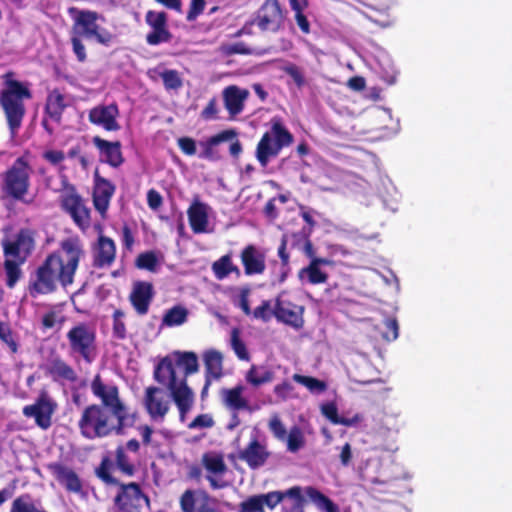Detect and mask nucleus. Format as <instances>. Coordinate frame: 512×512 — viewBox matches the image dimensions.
<instances>
[{"label": "nucleus", "instance_id": "6e6d98bb", "mask_svg": "<svg viewBox=\"0 0 512 512\" xmlns=\"http://www.w3.org/2000/svg\"><path fill=\"white\" fill-rule=\"evenodd\" d=\"M82 36L78 34H72L70 39L72 45V51L75 54L77 60L81 63L87 59L86 49L81 39Z\"/></svg>", "mask_w": 512, "mask_h": 512}, {"label": "nucleus", "instance_id": "680f3d73", "mask_svg": "<svg viewBox=\"0 0 512 512\" xmlns=\"http://www.w3.org/2000/svg\"><path fill=\"white\" fill-rule=\"evenodd\" d=\"M205 0H191L189 9L186 15V20L188 22H192L197 19L199 15H201L205 8Z\"/></svg>", "mask_w": 512, "mask_h": 512}, {"label": "nucleus", "instance_id": "cd10ccee", "mask_svg": "<svg viewBox=\"0 0 512 512\" xmlns=\"http://www.w3.org/2000/svg\"><path fill=\"white\" fill-rule=\"evenodd\" d=\"M43 369L54 381L64 380L74 383L78 380V375L74 368L59 355L52 356L43 366Z\"/></svg>", "mask_w": 512, "mask_h": 512}, {"label": "nucleus", "instance_id": "e433bc0d", "mask_svg": "<svg viewBox=\"0 0 512 512\" xmlns=\"http://www.w3.org/2000/svg\"><path fill=\"white\" fill-rule=\"evenodd\" d=\"M189 311L182 305H175L168 309L163 318L162 325L167 327L180 326L187 321Z\"/></svg>", "mask_w": 512, "mask_h": 512}, {"label": "nucleus", "instance_id": "0e129e2a", "mask_svg": "<svg viewBox=\"0 0 512 512\" xmlns=\"http://www.w3.org/2000/svg\"><path fill=\"white\" fill-rule=\"evenodd\" d=\"M218 107L216 97L211 98L206 107L201 111V117L205 120H214L218 118Z\"/></svg>", "mask_w": 512, "mask_h": 512}, {"label": "nucleus", "instance_id": "72a5a7b5", "mask_svg": "<svg viewBox=\"0 0 512 512\" xmlns=\"http://www.w3.org/2000/svg\"><path fill=\"white\" fill-rule=\"evenodd\" d=\"M274 372L264 365H251L245 374V380L253 387H259L271 383L274 380Z\"/></svg>", "mask_w": 512, "mask_h": 512}, {"label": "nucleus", "instance_id": "4d7b16f0", "mask_svg": "<svg viewBox=\"0 0 512 512\" xmlns=\"http://www.w3.org/2000/svg\"><path fill=\"white\" fill-rule=\"evenodd\" d=\"M177 145L181 152L187 156H194L196 154V141L191 137L184 136L178 138Z\"/></svg>", "mask_w": 512, "mask_h": 512}, {"label": "nucleus", "instance_id": "473e14b6", "mask_svg": "<svg viewBox=\"0 0 512 512\" xmlns=\"http://www.w3.org/2000/svg\"><path fill=\"white\" fill-rule=\"evenodd\" d=\"M205 377L218 380L223 376V356L215 350L209 349L203 354Z\"/></svg>", "mask_w": 512, "mask_h": 512}, {"label": "nucleus", "instance_id": "20e7f679", "mask_svg": "<svg viewBox=\"0 0 512 512\" xmlns=\"http://www.w3.org/2000/svg\"><path fill=\"white\" fill-rule=\"evenodd\" d=\"M1 247L6 286L13 289L23 277L21 266L35 249V232L30 228H21L16 233L2 238Z\"/></svg>", "mask_w": 512, "mask_h": 512}, {"label": "nucleus", "instance_id": "9b49d317", "mask_svg": "<svg viewBox=\"0 0 512 512\" xmlns=\"http://www.w3.org/2000/svg\"><path fill=\"white\" fill-rule=\"evenodd\" d=\"M285 14L279 0H265L257 10L253 24L262 32L277 33L283 29Z\"/></svg>", "mask_w": 512, "mask_h": 512}, {"label": "nucleus", "instance_id": "ddd939ff", "mask_svg": "<svg viewBox=\"0 0 512 512\" xmlns=\"http://www.w3.org/2000/svg\"><path fill=\"white\" fill-rule=\"evenodd\" d=\"M61 207L71 216L73 222L80 230L86 231L90 228L91 211L74 187L71 188L69 193L61 197Z\"/></svg>", "mask_w": 512, "mask_h": 512}, {"label": "nucleus", "instance_id": "412c9836", "mask_svg": "<svg viewBox=\"0 0 512 512\" xmlns=\"http://www.w3.org/2000/svg\"><path fill=\"white\" fill-rule=\"evenodd\" d=\"M270 455L266 444L261 443L257 437H253L247 446L238 452V458L253 470L264 466Z\"/></svg>", "mask_w": 512, "mask_h": 512}, {"label": "nucleus", "instance_id": "f8f14e48", "mask_svg": "<svg viewBox=\"0 0 512 512\" xmlns=\"http://www.w3.org/2000/svg\"><path fill=\"white\" fill-rule=\"evenodd\" d=\"M262 506H267L273 510L284 499L292 501L290 507H283L282 512H305L304 507L306 504L305 495H303V488L301 486H293L284 491H270L265 494H259Z\"/></svg>", "mask_w": 512, "mask_h": 512}, {"label": "nucleus", "instance_id": "6ab92c4d", "mask_svg": "<svg viewBox=\"0 0 512 512\" xmlns=\"http://www.w3.org/2000/svg\"><path fill=\"white\" fill-rule=\"evenodd\" d=\"M47 470L62 485L67 492L80 494L83 491L82 480L70 467L61 462H51L46 466Z\"/></svg>", "mask_w": 512, "mask_h": 512}, {"label": "nucleus", "instance_id": "052dcab7", "mask_svg": "<svg viewBox=\"0 0 512 512\" xmlns=\"http://www.w3.org/2000/svg\"><path fill=\"white\" fill-rule=\"evenodd\" d=\"M64 317H59V313L55 310H50L42 316V327L43 329H52L57 323L62 324Z\"/></svg>", "mask_w": 512, "mask_h": 512}, {"label": "nucleus", "instance_id": "c03bdc74", "mask_svg": "<svg viewBox=\"0 0 512 512\" xmlns=\"http://www.w3.org/2000/svg\"><path fill=\"white\" fill-rule=\"evenodd\" d=\"M231 348L234 353L240 360L249 361L250 354L247 350L246 344L240 337V330L238 328H233L231 330V339H230Z\"/></svg>", "mask_w": 512, "mask_h": 512}, {"label": "nucleus", "instance_id": "dca6fc26", "mask_svg": "<svg viewBox=\"0 0 512 512\" xmlns=\"http://www.w3.org/2000/svg\"><path fill=\"white\" fill-rule=\"evenodd\" d=\"M145 22L151 28V31L146 35V42L149 45L156 46L171 41L172 33L168 28L166 12L149 10L145 15Z\"/></svg>", "mask_w": 512, "mask_h": 512}, {"label": "nucleus", "instance_id": "79ce46f5", "mask_svg": "<svg viewBox=\"0 0 512 512\" xmlns=\"http://www.w3.org/2000/svg\"><path fill=\"white\" fill-rule=\"evenodd\" d=\"M126 313L122 309H115L112 314V335L117 340L127 338V327L125 323Z\"/></svg>", "mask_w": 512, "mask_h": 512}, {"label": "nucleus", "instance_id": "37998d69", "mask_svg": "<svg viewBox=\"0 0 512 512\" xmlns=\"http://www.w3.org/2000/svg\"><path fill=\"white\" fill-rule=\"evenodd\" d=\"M292 379L295 382L305 386L310 392L321 393L327 389L326 382L319 380L317 378H314L312 376H305V375L296 373L292 376Z\"/></svg>", "mask_w": 512, "mask_h": 512}, {"label": "nucleus", "instance_id": "423d86ee", "mask_svg": "<svg viewBox=\"0 0 512 512\" xmlns=\"http://www.w3.org/2000/svg\"><path fill=\"white\" fill-rule=\"evenodd\" d=\"M294 141L292 133L284 126L280 118L271 120V129L265 132L259 140L255 157L261 167L265 168L271 158L279 155L284 147L290 146Z\"/></svg>", "mask_w": 512, "mask_h": 512}, {"label": "nucleus", "instance_id": "f704fd0d", "mask_svg": "<svg viewBox=\"0 0 512 512\" xmlns=\"http://www.w3.org/2000/svg\"><path fill=\"white\" fill-rule=\"evenodd\" d=\"M306 495L316 507L324 512H340L337 504L329 497L313 486H307L303 489V495Z\"/></svg>", "mask_w": 512, "mask_h": 512}, {"label": "nucleus", "instance_id": "864d4df0", "mask_svg": "<svg viewBox=\"0 0 512 512\" xmlns=\"http://www.w3.org/2000/svg\"><path fill=\"white\" fill-rule=\"evenodd\" d=\"M252 314L254 318L260 319L263 322L270 321L273 317L271 302L269 300H263L262 303L253 310Z\"/></svg>", "mask_w": 512, "mask_h": 512}, {"label": "nucleus", "instance_id": "8fccbe9b", "mask_svg": "<svg viewBox=\"0 0 512 512\" xmlns=\"http://www.w3.org/2000/svg\"><path fill=\"white\" fill-rule=\"evenodd\" d=\"M384 329L381 331L382 338L391 342L398 338L399 335V326L398 322L395 318H387L383 322Z\"/></svg>", "mask_w": 512, "mask_h": 512}, {"label": "nucleus", "instance_id": "f3484780", "mask_svg": "<svg viewBox=\"0 0 512 512\" xmlns=\"http://www.w3.org/2000/svg\"><path fill=\"white\" fill-rule=\"evenodd\" d=\"M55 409L56 403L46 391H41L34 404L23 408V415L33 417L40 428L48 429L51 426V418Z\"/></svg>", "mask_w": 512, "mask_h": 512}, {"label": "nucleus", "instance_id": "7c9ffc66", "mask_svg": "<svg viewBox=\"0 0 512 512\" xmlns=\"http://www.w3.org/2000/svg\"><path fill=\"white\" fill-rule=\"evenodd\" d=\"M245 387L236 385L233 388H223L220 392L224 406L232 411H252L249 401L243 396Z\"/></svg>", "mask_w": 512, "mask_h": 512}, {"label": "nucleus", "instance_id": "13d9d810", "mask_svg": "<svg viewBox=\"0 0 512 512\" xmlns=\"http://www.w3.org/2000/svg\"><path fill=\"white\" fill-rule=\"evenodd\" d=\"M222 51L225 55H247L251 53V49L244 42H236L222 46Z\"/></svg>", "mask_w": 512, "mask_h": 512}, {"label": "nucleus", "instance_id": "6e6552de", "mask_svg": "<svg viewBox=\"0 0 512 512\" xmlns=\"http://www.w3.org/2000/svg\"><path fill=\"white\" fill-rule=\"evenodd\" d=\"M2 182L7 196L25 204L32 203V200L25 199L30 188V166L24 157H18L5 171Z\"/></svg>", "mask_w": 512, "mask_h": 512}, {"label": "nucleus", "instance_id": "393cba45", "mask_svg": "<svg viewBox=\"0 0 512 512\" xmlns=\"http://www.w3.org/2000/svg\"><path fill=\"white\" fill-rule=\"evenodd\" d=\"M153 297L154 290L152 283L137 281L133 285L129 295V301L139 315H145L148 313Z\"/></svg>", "mask_w": 512, "mask_h": 512}, {"label": "nucleus", "instance_id": "b1692460", "mask_svg": "<svg viewBox=\"0 0 512 512\" xmlns=\"http://www.w3.org/2000/svg\"><path fill=\"white\" fill-rule=\"evenodd\" d=\"M92 142L98 149L103 162L113 168H118L124 163L125 159L122 153V145L120 141L112 142L105 140L100 136H94Z\"/></svg>", "mask_w": 512, "mask_h": 512}, {"label": "nucleus", "instance_id": "2f4dec72", "mask_svg": "<svg viewBox=\"0 0 512 512\" xmlns=\"http://www.w3.org/2000/svg\"><path fill=\"white\" fill-rule=\"evenodd\" d=\"M190 227L194 233H204L207 230L208 214L206 205L194 202L187 211Z\"/></svg>", "mask_w": 512, "mask_h": 512}, {"label": "nucleus", "instance_id": "2eb2a0df", "mask_svg": "<svg viewBox=\"0 0 512 512\" xmlns=\"http://www.w3.org/2000/svg\"><path fill=\"white\" fill-rule=\"evenodd\" d=\"M201 464L207 472L206 479L212 489H223L228 486V482L221 479L228 471V467L221 453H204L201 457Z\"/></svg>", "mask_w": 512, "mask_h": 512}, {"label": "nucleus", "instance_id": "c756f323", "mask_svg": "<svg viewBox=\"0 0 512 512\" xmlns=\"http://www.w3.org/2000/svg\"><path fill=\"white\" fill-rule=\"evenodd\" d=\"M67 107L66 96L58 88L48 91L44 113L52 121L57 124L61 123L62 115Z\"/></svg>", "mask_w": 512, "mask_h": 512}, {"label": "nucleus", "instance_id": "de8ad7c7", "mask_svg": "<svg viewBox=\"0 0 512 512\" xmlns=\"http://www.w3.org/2000/svg\"><path fill=\"white\" fill-rule=\"evenodd\" d=\"M166 90H178L182 87V79L176 70H165L160 74Z\"/></svg>", "mask_w": 512, "mask_h": 512}, {"label": "nucleus", "instance_id": "4c0bfd02", "mask_svg": "<svg viewBox=\"0 0 512 512\" xmlns=\"http://www.w3.org/2000/svg\"><path fill=\"white\" fill-rule=\"evenodd\" d=\"M10 512H48L40 503L33 502L30 494H22L12 502Z\"/></svg>", "mask_w": 512, "mask_h": 512}, {"label": "nucleus", "instance_id": "1a4fd4ad", "mask_svg": "<svg viewBox=\"0 0 512 512\" xmlns=\"http://www.w3.org/2000/svg\"><path fill=\"white\" fill-rule=\"evenodd\" d=\"M69 351L86 364H91L97 355L96 330L86 322H78L66 334Z\"/></svg>", "mask_w": 512, "mask_h": 512}, {"label": "nucleus", "instance_id": "3c124183", "mask_svg": "<svg viewBox=\"0 0 512 512\" xmlns=\"http://www.w3.org/2000/svg\"><path fill=\"white\" fill-rule=\"evenodd\" d=\"M182 512H197L195 492L193 490H185L179 500Z\"/></svg>", "mask_w": 512, "mask_h": 512}, {"label": "nucleus", "instance_id": "5701e85b", "mask_svg": "<svg viewBox=\"0 0 512 512\" xmlns=\"http://www.w3.org/2000/svg\"><path fill=\"white\" fill-rule=\"evenodd\" d=\"M162 390L156 386H148L143 397V406L151 419H163L169 411V403L164 400Z\"/></svg>", "mask_w": 512, "mask_h": 512}, {"label": "nucleus", "instance_id": "69168bd1", "mask_svg": "<svg viewBox=\"0 0 512 512\" xmlns=\"http://www.w3.org/2000/svg\"><path fill=\"white\" fill-rule=\"evenodd\" d=\"M322 414L333 424L339 421L338 408L334 402H327L321 405Z\"/></svg>", "mask_w": 512, "mask_h": 512}, {"label": "nucleus", "instance_id": "c85d7f7f", "mask_svg": "<svg viewBox=\"0 0 512 512\" xmlns=\"http://www.w3.org/2000/svg\"><path fill=\"white\" fill-rule=\"evenodd\" d=\"M240 258L246 275H259L265 271V254L256 246L252 244L245 246L241 251Z\"/></svg>", "mask_w": 512, "mask_h": 512}, {"label": "nucleus", "instance_id": "09e8293b", "mask_svg": "<svg viewBox=\"0 0 512 512\" xmlns=\"http://www.w3.org/2000/svg\"><path fill=\"white\" fill-rule=\"evenodd\" d=\"M238 512H265L260 495L249 496L238 506Z\"/></svg>", "mask_w": 512, "mask_h": 512}, {"label": "nucleus", "instance_id": "e2e57ef3", "mask_svg": "<svg viewBox=\"0 0 512 512\" xmlns=\"http://www.w3.org/2000/svg\"><path fill=\"white\" fill-rule=\"evenodd\" d=\"M216 500L213 499L207 492L201 493V502L197 507V512H222L214 506Z\"/></svg>", "mask_w": 512, "mask_h": 512}, {"label": "nucleus", "instance_id": "338daca9", "mask_svg": "<svg viewBox=\"0 0 512 512\" xmlns=\"http://www.w3.org/2000/svg\"><path fill=\"white\" fill-rule=\"evenodd\" d=\"M42 157L53 166H57L65 160V154L62 150H46Z\"/></svg>", "mask_w": 512, "mask_h": 512}, {"label": "nucleus", "instance_id": "a211bd4d", "mask_svg": "<svg viewBox=\"0 0 512 512\" xmlns=\"http://www.w3.org/2000/svg\"><path fill=\"white\" fill-rule=\"evenodd\" d=\"M119 108L117 104L97 105L89 110L88 120L91 124L106 131H118L121 127L117 121Z\"/></svg>", "mask_w": 512, "mask_h": 512}, {"label": "nucleus", "instance_id": "aec40b11", "mask_svg": "<svg viewBox=\"0 0 512 512\" xmlns=\"http://www.w3.org/2000/svg\"><path fill=\"white\" fill-rule=\"evenodd\" d=\"M237 138V132L234 129H227L199 142L201 152L198 157L210 162L222 160L223 154L219 148L221 143Z\"/></svg>", "mask_w": 512, "mask_h": 512}, {"label": "nucleus", "instance_id": "603ef678", "mask_svg": "<svg viewBox=\"0 0 512 512\" xmlns=\"http://www.w3.org/2000/svg\"><path fill=\"white\" fill-rule=\"evenodd\" d=\"M0 339L7 344L11 353L15 354L18 351V343L12 335V331L8 324L0 322Z\"/></svg>", "mask_w": 512, "mask_h": 512}, {"label": "nucleus", "instance_id": "f03ea898", "mask_svg": "<svg viewBox=\"0 0 512 512\" xmlns=\"http://www.w3.org/2000/svg\"><path fill=\"white\" fill-rule=\"evenodd\" d=\"M85 251L79 237H68L60 242L59 249L50 253L36 269L29 282L32 297L51 294L57 289V282L66 288L73 284L79 262Z\"/></svg>", "mask_w": 512, "mask_h": 512}, {"label": "nucleus", "instance_id": "9d476101", "mask_svg": "<svg viewBox=\"0 0 512 512\" xmlns=\"http://www.w3.org/2000/svg\"><path fill=\"white\" fill-rule=\"evenodd\" d=\"M117 492L113 499L116 512H141V500L150 503L149 497L136 482L116 484Z\"/></svg>", "mask_w": 512, "mask_h": 512}, {"label": "nucleus", "instance_id": "49530a36", "mask_svg": "<svg viewBox=\"0 0 512 512\" xmlns=\"http://www.w3.org/2000/svg\"><path fill=\"white\" fill-rule=\"evenodd\" d=\"M135 265L139 269L154 272L158 265V258L154 251L143 252L137 256Z\"/></svg>", "mask_w": 512, "mask_h": 512}, {"label": "nucleus", "instance_id": "0eeeda50", "mask_svg": "<svg viewBox=\"0 0 512 512\" xmlns=\"http://www.w3.org/2000/svg\"><path fill=\"white\" fill-rule=\"evenodd\" d=\"M68 14L73 19L72 34H78L87 39H95L104 46H109L115 39V35L98 25L97 21L104 20V18L97 11L69 7Z\"/></svg>", "mask_w": 512, "mask_h": 512}, {"label": "nucleus", "instance_id": "4be33fe9", "mask_svg": "<svg viewBox=\"0 0 512 512\" xmlns=\"http://www.w3.org/2000/svg\"><path fill=\"white\" fill-rule=\"evenodd\" d=\"M115 189L111 181L100 176L97 170L94 172L93 205L101 215L107 212Z\"/></svg>", "mask_w": 512, "mask_h": 512}, {"label": "nucleus", "instance_id": "4468645a", "mask_svg": "<svg viewBox=\"0 0 512 512\" xmlns=\"http://www.w3.org/2000/svg\"><path fill=\"white\" fill-rule=\"evenodd\" d=\"M304 310V306L297 305L289 300H284L282 296L279 295L275 299L273 316L278 322L299 330L304 326Z\"/></svg>", "mask_w": 512, "mask_h": 512}, {"label": "nucleus", "instance_id": "7ed1b4c3", "mask_svg": "<svg viewBox=\"0 0 512 512\" xmlns=\"http://www.w3.org/2000/svg\"><path fill=\"white\" fill-rule=\"evenodd\" d=\"M177 365L184 368V376L178 379L172 359L169 356L162 358L154 369V379L165 385L177 406L181 420L194 404V392L187 384V377L198 372L199 363L196 353L192 351L176 352Z\"/></svg>", "mask_w": 512, "mask_h": 512}, {"label": "nucleus", "instance_id": "f257e3e1", "mask_svg": "<svg viewBox=\"0 0 512 512\" xmlns=\"http://www.w3.org/2000/svg\"><path fill=\"white\" fill-rule=\"evenodd\" d=\"M90 389L99 403L86 405L80 413L77 427L84 439L120 436L124 435L128 428L134 427L138 420V412L131 411L116 384L106 383L100 374H96L90 383Z\"/></svg>", "mask_w": 512, "mask_h": 512}, {"label": "nucleus", "instance_id": "a878e982", "mask_svg": "<svg viewBox=\"0 0 512 512\" xmlns=\"http://www.w3.org/2000/svg\"><path fill=\"white\" fill-rule=\"evenodd\" d=\"M116 258V244L108 236L100 235L93 252V266L95 268L110 267Z\"/></svg>", "mask_w": 512, "mask_h": 512}, {"label": "nucleus", "instance_id": "774afa93", "mask_svg": "<svg viewBox=\"0 0 512 512\" xmlns=\"http://www.w3.org/2000/svg\"><path fill=\"white\" fill-rule=\"evenodd\" d=\"M294 390L293 385L288 381H283L274 387L275 395L281 400L289 398Z\"/></svg>", "mask_w": 512, "mask_h": 512}, {"label": "nucleus", "instance_id": "58836bf2", "mask_svg": "<svg viewBox=\"0 0 512 512\" xmlns=\"http://www.w3.org/2000/svg\"><path fill=\"white\" fill-rule=\"evenodd\" d=\"M113 462L109 456H103L98 467L95 468V475L106 485L119 484V480L111 473Z\"/></svg>", "mask_w": 512, "mask_h": 512}, {"label": "nucleus", "instance_id": "ea45409f", "mask_svg": "<svg viewBox=\"0 0 512 512\" xmlns=\"http://www.w3.org/2000/svg\"><path fill=\"white\" fill-rule=\"evenodd\" d=\"M298 276L301 280L306 278L307 281L312 285L326 283L328 279V274L325 271L311 263H309L308 266L302 268L299 271Z\"/></svg>", "mask_w": 512, "mask_h": 512}, {"label": "nucleus", "instance_id": "39448f33", "mask_svg": "<svg viewBox=\"0 0 512 512\" xmlns=\"http://www.w3.org/2000/svg\"><path fill=\"white\" fill-rule=\"evenodd\" d=\"M14 77L13 71L3 74V88L0 91V107L12 136L18 133L25 118V101L33 97L30 84L16 80Z\"/></svg>", "mask_w": 512, "mask_h": 512}, {"label": "nucleus", "instance_id": "bf43d9fd", "mask_svg": "<svg viewBox=\"0 0 512 512\" xmlns=\"http://www.w3.org/2000/svg\"><path fill=\"white\" fill-rule=\"evenodd\" d=\"M215 424L210 414H199L189 424V429L211 428Z\"/></svg>", "mask_w": 512, "mask_h": 512}, {"label": "nucleus", "instance_id": "c9c22d12", "mask_svg": "<svg viewBox=\"0 0 512 512\" xmlns=\"http://www.w3.org/2000/svg\"><path fill=\"white\" fill-rule=\"evenodd\" d=\"M212 271L218 280H222L231 273L240 274L239 268L233 264L231 254H225L213 262Z\"/></svg>", "mask_w": 512, "mask_h": 512}, {"label": "nucleus", "instance_id": "5fc2aeb1", "mask_svg": "<svg viewBox=\"0 0 512 512\" xmlns=\"http://www.w3.org/2000/svg\"><path fill=\"white\" fill-rule=\"evenodd\" d=\"M268 426L276 439L280 441H284L286 439L287 430L278 415H274L270 419Z\"/></svg>", "mask_w": 512, "mask_h": 512}, {"label": "nucleus", "instance_id": "bb28decb", "mask_svg": "<svg viewBox=\"0 0 512 512\" xmlns=\"http://www.w3.org/2000/svg\"><path fill=\"white\" fill-rule=\"evenodd\" d=\"M222 97L230 118H234L244 110L245 101L249 97V91L236 85H230L223 89Z\"/></svg>", "mask_w": 512, "mask_h": 512}, {"label": "nucleus", "instance_id": "a18cd8bd", "mask_svg": "<svg viewBox=\"0 0 512 512\" xmlns=\"http://www.w3.org/2000/svg\"><path fill=\"white\" fill-rule=\"evenodd\" d=\"M285 440H287L288 451L292 453L297 452L305 444L303 433L301 429L297 426H294L290 429Z\"/></svg>", "mask_w": 512, "mask_h": 512}, {"label": "nucleus", "instance_id": "a19ab883", "mask_svg": "<svg viewBox=\"0 0 512 512\" xmlns=\"http://www.w3.org/2000/svg\"><path fill=\"white\" fill-rule=\"evenodd\" d=\"M115 464L118 470L126 476H133L136 472L135 465L130 461L122 445L116 447L115 450Z\"/></svg>", "mask_w": 512, "mask_h": 512}]
</instances>
